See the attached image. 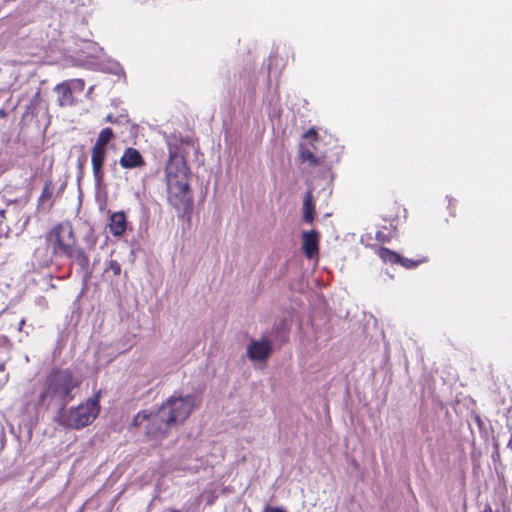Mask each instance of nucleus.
<instances>
[{"label":"nucleus","instance_id":"nucleus-1","mask_svg":"<svg viewBox=\"0 0 512 512\" xmlns=\"http://www.w3.org/2000/svg\"><path fill=\"white\" fill-rule=\"evenodd\" d=\"M169 159L165 167L168 202L179 212L186 213L193 206L189 186V167L177 144L168 141Z\"/></svg>","mask_w":512,"mask_h":512},{"label":"nucleus","instance_id":"nucleus-2","mask_svg":"<svg viewBox=\"0 0 512 512\" xmlns=\"http://www.w3.org/2000/svg\"><path fill=\"white\" fill-rule=\"evenodd\" d=\"M81 379L69 368H53L41 383V390L35 402L37 410L49 409L57 404L60 409L74 399L73 391L79 388Z\"/></svg>","mask_w":512,"mask_h":512},{"label":"nucleus","instance_id":"nucleus-3","mask_svg":"<svg viewBox=\"0 0 512 512\" xmlns=\"http://www.w3.org/2000/svg\"><path fill=\"white\" fill-rule=\"evenodd\" d=\"M100 395L95 394L88 398L84 403L68 410L61 409L59 414V424L71 429H82L90 425L98 416L100 411Z\"/></svg>","mask_w":512,"mask_h":512},{"label":"nucleus","instance_id":"nucleus-4","mask_svg":"<svg viewBox=\"0 0 512 512\" xmlns=\"http://www.w3.org/2000/svg\"><path fill=\"white\" fill-rule=\"evenodd\" d=\"M132 425L135 427L144 425L145 435L150 440H162L167 436L171 424L165 416V407H160L155 412L148 410L138 412Z\"/></svg>","mask_w":512,"mask_h":512},{"label":"nucleus","instance_id":"nucleus-5","mask_svg":"<svg viewBox=\"0 0 512 512\" xmlns=\"http://www.w3.org/2000/svg\"><path fill=\"white\" fill-rule=\"evenodd\" d=\"M46 242L51 246L53 255H69L77 242L72 224L63 221L54 225L46 234Z\"/></svg>","mask_w":512,"mask_h":512},{"label":"nucleus","instance_id":"nucleus-6","mask_svg":"<svg viewBox=\"0 0 512 512\" xmlns=\"http://www.w3.org/2000/svg\"><path fill=\"white\" fill-rule=\"evenodd\" d=\"M115 138L113 130L109 127L103 128L91 149V166L95 183L100 185L105 178L104 164L107 155V146Z\"/></svg>","mask_w":512,"mask_h":512},{"label":"nucleus","instance_id":"nucleus-7","mask_svg":"<svg viewBox=\"0 0 512 512\" xmlns=\"http://www.w3.org/2000/svg\"><path fill=\"white\" fill-rule=\"evenodd\" d=\"M197 405L195 395L170 397L161 407H165V416L170 424L183 423Z\"/></svg>","mask_w":512,"mask_h":512},{"label":"nucleus","instance_id":"nucleus-8","mask_svg":"<svg viewBox=\"0 0 512 512\" xmlns=\"http://www.w3.org/2000/svg\"><path fill=\"white\" fill-rule=\"evenodd\" d=\"M272 353V344L267 339L252 340L247 347V356L254 362L266 361Z\"/></svg>","mask_w":512,"mask_h":512},{"label":"nucleus","instance_id":"nucleus-9","mask_svg":"<svg viewBox=\"0 0 512 512\" xmlns=\"http://www.w3.org/2000/svg\"><path fill=\"white\" fill-rule=\"evenodd\" d=\"M119 164L123 169H141L146 161L138 149L127 147L119 159Z\"/></svg>","mask_w":512,"mask_h":512},{"label":"nucleus","instance_id":"nucleus-10","mask_svg":"<svg viewBox=\"0 0 512 512\" xmlns=\"http://www.w3.org/2000/svg\"><path fill=\"white\" fill-rule=\"evenodd\" d=\"M302 250L308 259H313L319 252V234L315 230L302 233Z\"/></svg>","mask_w":512,"mask_h":512},{"label":"nucleus","instance_id":"nucleus-11","mask_svg":"<svg viewBox=\"0 0 512 512\" xmlns=\"http://www.w3.org/2000/svg\"><path fill=\"white\" fill-rule=\"evenodd\" d=\"M127 219L123 211L113 212L109 216V232L114 237H120L124 235L127 229Z\"/></svg>","mask_w":512,"mask_h":512},{"label":"nucleus","instance_id":"nucleus-12","mask_svg":"<svg viewBox=\"0 0 512 512\" xmlns=\"http://www.w3.org/2000/svg\"><path fill=\"white\" fill-rule=\"evenodd\" d=\"M54 90L58 93L57 102L60 107L73 106L75 104L73 91L66 81L57 84Z\"/></svg>","mask_w":512,"mask_h":512},{"label":"nucleus","instance_id":"nucleus-13","mask_svg":"<svg viewBox=\"0 0 512 512\" xmlns=\"http://www.w3.org/2000/svg\"><path fill=\"white\" fill-rule=\"evenodd\" d=\"M315 217V204L311 191H308L304 195L303 199V220L304 222L311 224Z\"/></svg>","mask_w":512,"mask_h":512},{"label":"nucleus","instance_id":"nucleus-14","mask_svg":"<svg viewBox=\"0 0 512 512\" xmlns=\"http://www.w3.org/2000/svg\"><path fill=\"white\" fill-rule=\"evenodd\" d=\"M65 256L69 259H73L82 269H87L89 266V257L82 248L73 246L70 254Z\"/></svg>","mask_w":512,"mask_h":512},{"label":"nucleus","instance_id":"nucleus-15","mask_svg":"<svg viewBox=\"0 0 512 512\" xmlns=\"http://www.w3.org/2000/svg\"><path fill=\"white\" fill-rule=\"evenodd\" d=\"M377 255L384 263L391 265L399 264V261L401 260L400 254L383 246L378 248Z\"/></svg>","mask_w":512,"mask_h":512},{"label":"nucleus","instance_id":"nucleus-16","mask_svg":"<svg viewBox=\"0 0 512 512\" xmlns=\"http://www.w3.org/2000/svg\"><path fill=\"white\" fill-rule=\"evenodd\" d=\"M53 196V181L52 179H48L45 181L44 186L42 188L41 194L38 197V205H44L45 203H49L48 207L51 208L53 206L52 201Z\"/></svg>","mask_w":512,"mask_h":512},{"label":"nucleus","instance_id":"nucleus-17","mask_svg":"<svg viewBox=\"0 0 512 512\" xmlns=\"http://www.w3.org/2000/svg\"><path fill=\"white\" fill-rule=\"evenodd\" d=\"M429 261V258L427 256H419L416 259H410L401 256V260L399 261V265L406 269H414L418 266L427 263Z\"/></svg>","mask_w":512,"mask_h":512},{"label":"nucleus","instance_id":"nucleus-18","mask_svg":"<svg viewBox=\"0 0 512 512\" xmlns=\"http://www.w3.org/2000/svg\"><path fill=\"white\" fill-rule=\"evenodd\" d=\"M299 156L303 162H309V164L314 167L321 163L314 153L308 148L301 147Z\"/></svg>","mask_w":512,"mask_h":512},{"label":"nucleus","instance_id":"nucleus-19","mask_svg":"<svg viewBox=\"0 0 512 512\" xmlns=\"http://www.w3.org/2000/svg\"><path fill=\"white\" fill-rule=\"evenodd\" d=\"M110 273L114 277H117L121 274V265L117 260H109L106 262L104 274L109 276Z\"/></svg>","mask_w":512,"mask_h":512},{"label":"nucleus","instance_id":"nucleus-20","mask_svg":"<svg viewBox=\"0 0 512 512\" xmlns=\"http://www.w3.org/2000/svg\"><path fill=\"white\" fill-rule=\"evenodd\" d=\"M73 93H82L85 88V82L83 79H70L66 80Z\"/></svg>","mask_w":512,"mask_h":512},{"label":"nucleus","instance_id":"nucleus-21","mask_svg":"<svg viewBox=\"0 0 512 512\" xmlns=\"http://www.w3.org/2000/svg\"><path fill=\"white\" fill-rule=\"evenodd\" d=\"M304 137L306 139L316 141L318 139V133L315 128H309L306 133L304 134Z\"/></svg>","mask_w":512,"mask_h":512},{"label":"nucleus","instance_id":"nucleus-22","mask_svg":"<svg viewBox=\"0 0 512 512\" xmlns=\"http://www.w3.org/2000/svg\"><path fill=\"white\" fill-rule=\"evenodd\" d=\"M375 238L377 241L382 242V243H386V242L390 241V237L382 231H377Z\"/></svg>","mask_w":512,"mask_h":512},{"label":"nucleus","instance_id":"nucleus-23","mask_svg":"<svg viewBox=\"0 0 512 512\" xmlns=\"http://www.w3.org/2000/svg\"><path fill=\"white\" fill-rule=\"evenodd\" d=\"M393 210H395V217H393L392 219H390L391 223L394 222L398 217H399V213L402 211V212H405V209L402 208L401 205H398V204H394L393 206Z\"/></svg>","mask_w":512,"mask_h":512},{"label":"nucleus","instance_id":"nucleus-24","mask_svg":"<svg viewBox=\"0 0 512 512\" xmlns=\"http://www.w3.org/2000/svg\"><path fill=\"white\" fill-rule=\"evenodd\" d=\"M105 121L106 122H109L111 124H117L118 123V118L113 116L112 114H109L107 115V117L105 118Z\"/></svg>","mask_w":512,"mask_h":512},{"label":"nucleus","instance_id":"nucleus-25","mask_svg":"<svg viewBox=\"0 0 512 512\" xmlns=\"http://www.w3.org/2000/svg\"><path fill=\"white\" fill-rule=\"evenodd\" d=\"M265 512H285V511L280 507L267 506L265 509Z\"/></svg>","mask_w":512,"mask_h":512},{"label":"nucleus","instance_id":"nucleus-26","mask_svg":"<svg viewBox=\"0 0 512 512\" xmlns=\"http://www.w3.org/2000/svg\"><path fill=\"white\" fill-rule=\"evenodd\" d=\"M6 219V210L0 209V222Z\"/></svg>","mask_w":512,"mask_h":512},{"label":"nucleus","instance_id":"nucleus-27","mask_svg":"<svg viewBox=\"0 0 512 512\" xmlns=\"http://www.w3.org/2000/svg\"><path fill=\"white\" fill-rule=\"evenodd\" d=\"M25 324V319H22L20 322H19V327H18V330L21 331L23 326Z\"/></svg>","mask_w":512,"mask_h":512},{"label":"nucleus","instance_id":"nucleus-28","mask_svg":"<svg viewBox=\"0 0 512 512\" xmlns=\"http://www.w3.org/2000/svg\"><path fill=\"white\" fill-rule=\"evenodd\" d=\"M507 447L512 450V434H511V437H510V439L508 441Z\"/></svg>","mask_w":512,"mask_h":512},{"label":"nucleus","instance_id":"nucleus-29","mask_svg":"<svg viewBox=\"0 0 512 512\" xmlns=\"http://www.w3.org/2000/svg\"><path fill=\"white\" fill-rule=\"evenodd\" d=\"M169 512H181L179 509L176 508H170Z\"/></svg>","mask_w":512,"mask_h":512},{"label":"nucleus","instance_id":"nucleus-30","mask_svg":"<svg viewBox=\"0 0 512 512\" xmlns=\"http://www.w3.org/2000/svg\"><path fill=\"white\" fill-rule=\"evenodd\" d=\"M6 115L5 111L3 109H0V116L4 117Z\"/></svg>","mask_w":512,"mask_h":512}]
</instances>
